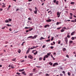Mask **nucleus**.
Instances as JSON below:
<instances>
[{
	"mask_svg": "<svg viewBox=\"0 0 76 76\" xmlns=\"http://www.w3.org/2000/svg\"><path fill=\"white\" fill-rule=\"evenodd\" d=\"M54 40V37H52V38L51 39V41H53Z\"/></svg>",
	"mask_w": 76,
	"mask_h": 76,
	"instance_id": "obj_32",
	"label": "nucleus"
},
{
	"mask_svg": "<svg viewBox=\"0 0 76 76\" xmlns=\"http://www.w3.org/2000/svg\"><path fill=\"white\" fill-rule=\"evenodd\" d=\"M22 74H23V75H26V74L25 73V71L23 72H22Z\"/></svg>",
	"mask_w": 76,
	"mask_h": 76,
	"instance_id": "obj_17",
	"label": "nucleus"
},
{
	"mask_svg": "<svg viewBox=\"0 0 76 76\" xmlns=\"http://www.w3.org/2000/svg\"><path fill=\"white\" fill-rule=\"evenodd\" d=\"M69 43L70 44H72V43H73V41L70 40V41H69Z\"/></svg>",
	"mask_w": 76,
	"mask_h": 76,
	"instance_id": "obj_29",
	"label": "nucleus"
},
{
	"mask_svg": "<svg viewBox=\"0 0 76 76\" xmlns=\"http://www.w3.org/2000/svg\"><path fill=\"white\" fill-rule=\"evenodd\" d=\"M70 4H75V2H71L70 3Z\"/></svg>",
	"mask_w": 76,
	"mask_h": 76,
	"instance_id": "obj_26",
	"label": "nucleus"
},
{
	"mask_svg": "<svg viewBox=\"0 0 76 76\" xmlns=\"http://www.w3.org/2000/svg\"><path fill=\"white\" fill-rule=\"evenodd\" d=\"M61 12L59 13V12H58L57 13V18H60V15L61 14Z\"/></svg>",
	"mask_w": 76,
	"mask_h": 76,
	"instance_id": "obj_1",
	"label": "nucleus"
},
{
	"mask_svg": "<svg viewBox=\"0 0 76 76\" xmlns=\"http://www.w3.org/2000/svg\"><path fill=\"white\" fill-rule=\"evenodd\" d=\"M2 7L3 8H4V7H6V5H3L2 6Z\"/></svg>",
	"mask_w": 76,
	"mask_h": 76,
	"instance_id": "obj_33",
	"label": "nucleus"
},
{
	"mask_svg": "<svg viewBox=\"0 0 76 76\" xmlns=\"http://www.w3.org/2000/svg\"><path fill=\"white\" fill-rule=\"evenodd\" d=\"M49 64L50 65V66H52L53 65V63L51 62H49Z\"/></svg>",
	"mask_w": 76,
	"mask_h": 76,
	"instance_id": "obj_13",
	"label": "nucleus"
},
{
	"mask_svg": "<svg viewBox=\"0 0 76 76\" xmlns=\"http://www.w3.org/2000/svg\"><path fill=\"white\" fill-rule=\"evenodd\" d=\"M50 12H51L50 14H52V12H51V11L50 10L48 12V13H50Z\"/></svg>",
	"mask_w": 76,
	"mask_h": 76,
	"instance_id": "obj_44",
	"label": "nucleus"
},
{
	"mask_svg": "<svg viewBox=\"0 0 76 76\" xmlns=\"http://www.w3.org/2000/svg\"><path fill=\"white\" fill-rule=\"evenodd\" d=\"M18 53H20V52H21V50L20 49H18Z\"/></svg>",
	"mask_w": 76,
	"mask_h": 76,
	"instance_id": "obj_21",
	"label": "nucleus"
},
{
	"mask_svg": "<svg viewBox=\"0 0 76 76\" xmlns=\"http://www.w3.org/2000/svg\"><path fill=\"white\" fill-rule=\"evenodd\" d=\"M71 22L75 23V21L74 20H71Z\"/></svg>",
	"mask_w": 76,
	"mask_h": 76,
	"instance_id": "obj_56",
	"label": "nucleus"
},
{
	"mask_svg": "<svg viewBox=\"0 0 76 76\" xmlns=\"http://www.w3.org/2000/svg\"><path fill=\"white\" fill-rule=\"evenodd\" d=\"M53 1V3H56V4H57V5H58L59 2L58 1H56V0H54Z\"/></svg>",
	"mask_w": 76,
	"mask_h": 76,
	"instance_id": "obj_3",
	"label": "nucleus"
},
{
	"mask_svg": "<svg viewBox=\"0 0 76 76\" xmlns=\"http://www.w3.org/2000/svg\"><path fill=\"white\" fill-rule=\"evenodd\" d=\"M9 67H12V65L11 64H10L8 66Z\"/></svg>",
	"mask_w": 76,
	"mask_h": 76,
	"instance_id": "obj_46",
	"label": "nucleus"
},
{
	"mask_svg": "<svg viewBox=\"0 0 76 76\" xmlns=\"http://www.w3.org/2000/svg\"><path fill=\"white\" fill-rule=\"evenodd\" d=\"M59 67L61 70H63V68L62 67L59 66Z\"/></svg>",
	"mask_w": 76,
	"mask_h": 76,
	"instance_id": "obj_37",
	"label": "nucleus"
},
{
	"mask_svg": "<svg viewBox=\"0 0 76 76\" xmlns=\"http://www.w3.org/2000/svg\"><path fill=\"white\" fill-rule=\"evenodd\" d=\"M44 57L46 58H48V56L47 55H45Z\"/></svg>",
	"mask_w": 76,
	"mask_h": 76,
	"instance_id": "obj_23",
	"label": "nucleus"
},
{
	"mask_svg": "<svg viewBox=\"0 0 76 76\" xmlns=\"http://www.w3.org/2000/svg\"><path fill=\"white\" fill-rule=\"evenodd\" d=\"M44 47H45V45H44L42 46V48H44Z\"/></svg>",
	"mask_w": 76,
	"mask_h": 76,
	"instance_id": "obj_60",
	"label": "nucleus"
},
{
	"mask_svg": "<svg viewBox=\"0 0 76 76\" xmlns=\"http://www.w3.org/2000/svg\"><path fill=\"white\" fill-rule=\"evenodd\" d=\"M51 54V52H49L47 53V55L48 56H50Z\"/></svg>",
	"mask_w": 76,
	"mask_h": 76,
	"instance_id": "obj_11",
	"label": "nucleus"
},
{
	"mask_svg": "<svg viewBox=\"0 0 76 76\" xmlns=\"http://www.w3.org/2000/svg\"><path fill=\"white\" fill-rule=\"evenodd\" d=\"M64 30L63 29H62L61 30V32H64Z\"/></svg>",
	"mask_w": 76,
	"mask_h": 76,
	"instance_id": "obj_28",
	"label": "nucleus"
},
{
	"mask_svg": "<svg viewBox=\"0 0 76 76\" xmlns=\"http://www.w3.org/2000/svg\"><path fill=\"white\" fill-rule=\"evenodd\" d=\"M28 20H32V19L31 18L29 17L28 18Z\"/></svg>",
	"mask_w": 76,
	"mask_h": 76,
	"instance_id": "obj_38",
	"label": "nucleus"
},
{
	"mask_svg": "<svg viewBox=\"0 0 76 76\" xmlns=\"http://www.w3.org/2000/svg\"><path fill=\"white\" fill-rule=\"evenodd\" d=\"M28 38H30V39H34V37L32 36H29L27 37V39H28Z\"/></svg>",
	"mask_w": 76,
	"mask_h": 76,
	"instance_id": "obj_4",
	"label": "nucleus"
},
{
	"mask_svg": "<svg viewBox=\"0 0 76 76\" xmlns=\"http://www.w3.org/2000/svg\"><path fill=\"white\" fill-rule=\"evenodd\" d=\"M35 10L34 11V12L35 14H37V12L38 11V9L37 8V7H35Z\"/></svg>",
	"mask_w": 76,
	"mask_h": 76,
	"instance_id": "obj_2",
	"label": "nucleus"
},
{
	"mask_svg": "<svg viewBox=\"0 0 76 76\" xmlns=\"http://www.w3.org/2000/svg\"><path fill=\"white\" fill-rule=\"evenodd\" d=\"M69 18L70 19H73V18L72 16H71L70 17H69Z\"/></svg>",
	"mask_w": 76,
	"mask_h": 76,
	"instance_id": "obj_53",
	"label": "nucleus"
},
{
	"mask_svg": "<svg viewBox=\"0 0 76 76\" xmlns=\"http://www.w3.org/2000/svg\"><path fill=\"white\" fill-rule=\"evenodd\" d=\"M34 48H35V46H32V47H31L30 48V50H32L34 49Z\"/></svg>",
	"mask_w": 76,
	"mask_h": 76,
	"instance_id": "obj_19",
	"label": "nucleus"
},
{
	"mask_svg": "<svg viewBox=\"0 0 76 76\" xmlns=\"http://www.w3.org/2000/svg\"><path fill=\"white\" fill-rule=\"evenodd\" d=\"M28 10L30 11V12H32V10L31 8H29Z\"/></svg>",
	"mask_w": 76,
	"mask_h": 76,
	"instance_id": "obj_43",
	"label": "nucleus"
},
{
	"mask_svg": "<svg viewBox=\"0 0 76 76\" xmlns=\"http://www.w3.org/2000/svg\"><path fill=\"white\" fill-rule=\"evenodd\" d=\"M70 15L71 16H73V14L72 13H70Z\"/></svg>",
	"mask_w": 76,
	"mask_h": 76,
	"instance_id": "obj_50",
	"label": "nucleus"
},
{
	"mask_svg": "<svg viewBox=\"0 0 76 76\" xmlns=\"http://www.w3.org/2000/svg\"><path fill=\"white\" fill-rule=\"evenodd\" d=\"M5 22H6V23H9V20H5Z\"/></svg>",
	"mask_w": 76,
	"mask_h": 76,
	"instance_id": "obj_27",
	"label": "nucleus"
},
{
	"mask_svg": "<svg viewBox=\"0 0 76 76\" xmlns=\"http://www.w3.org/2000/svg\"><path fill=\"white\" fill-rule=\"evenodd\" d=\"M42 39H45V38H43L42 37H41L39 39L40 40H42Z\"/></svg>",
	"mask_w": 76,
	"mask_h": 76,
	"instance_id": "obj_15",
	"label": "nucleus"
},
{
	"mask_svg": "<svg viewBox=\"0 0 76 76\" xmlns=\"http://www.w3.org/2000/svg\"><path fill=\"white\" fill-rule=\"evenodd\" d=\"M28 57L30 58L31 59H32L33 58V57H32V56H31V55H29L28 56Z\"/></svg>",
	"mask_w": 76,
	"mask_h": 76,
	"instance_id": "obj_6",
	"label": "nucleus"
},
{
	"mask_svg": "<svg viewBox=\"0 0 76 76\" xmlns=\"http://www.w3.org/2000/svg\"><path fill=\"white\" fill-rule=\"evenodd\" d=\"M57 65H58V63H55L53 64L52 66H53V67H55V66H57Z\"/></svg>",
	"mask_w": 76,
	"mask_h": 76,
	"instance_id": "obj_5",
	"label": "nucleus"
},
{
	"mask_svg": "<svg viewBox=\"0 0 76 76\" xmlns=\"http://www.w3.org/2000/svg\"><path fill=\"white\" fill-rule=\"evenodd\" d=\"M37 53H38V52L37 51H36V52L34 53V55H36L37 54Z\"/></svg>",
	"mask_w": 76,
	"mask_h": 76,
	"instance_id": "obj_22",
	"label": "nucleus"
},
{
	"mask_svg": "<svg viewBox=\"0 0 76 76\" xmlns=\"http://www.w3.org/2000/svg\"><path fill=\"white\" fill-rule=\"evenodd\" d=\"M52 20H51L50 19H49L48 20H46V22H51Z\"/></svg>",
	"mask_w": 76,
	"mask_h": 76,
	"instance_id": "obj_8",
	"label": "nucleus"
},
{
	"mask_svg": "<svg viewBox=\"0 0 76 76\" xmlns=\"http://www.w3.org/2000/svg\"><path fill=\"white\" fill-rule=\"evenodd\" d=\"M36 51V50H33L32 51V53H34L35 51Z\"/></svg>",
	"mask_w": 76,
	"mask_h": 76,
	"instance_id": "obj_45",
	"label": "nucleus"
},
{
	"mask_svg": "<svg viewBox=\"0 0 76 76\" xmlns=\"http://www.w3.org/2000/svg\"><path fill=\"white\" fill-rule=\"evenodd\" d=\"M49 26H49V25H46L44 26V27H45V28H47V27H48H48H49Z\"/></svg>",
	"mask_w": 76,
	"mask_h": 76,
	"instance_id": "obj_10",
	"label": "nucleus"
},
{
	"mask_svg": "<svg viewBox=\"0 0 76 76\" xmlns=\"http://www.w3.org/2000/svg\"><path fill=\"white\" fill-rule=\"evenodd\" d=\"M45 76H50V74H48L46 73L45 74Z\"/></svg>",
	"mask_w": 76,
	"mask_h": 76,
	"instance_id": "obj_34",
	"label": "nucleus"
},
{
	"mask_svg": "<svg viewBox=\"0 0 76 76\" xmlns=\"http://www.w3.org/2000/svg\"><path fill=\"white\" fill-rule=\"evenodd\" d=\"M58 44H60V42H61V41L60 40H58Z\"/></svg>",
	"mask_w": 76,
	"mask_h": 76,
	"instance_id": "obj_40",
	"label": "nucleus"
},
{
	"mask_svg": "<svg viewBox=\"0 0 76 76\" xmlns=\"http://www.w3.org/2000/svg\"><path fill=\"white\" fill-rule=\"evenodd\" d=\"M62 73H64V74H65V72L64 71H63Z\"/></svg>",
	"mask_w": 76,
	"mask_h": 76,
	"instance_id": "obj_59",
	"label": "nucleus"
},
{
	"mask_svg": "<svg viewBox=\"0 0 76 76\" xmlns=\"http://www.w3.org/2000/svg\"><path fill=\"white\" fill-rule=\"evenodd\" d=\"M33 29H34V28H31L29 29V31H32V30H33Z\"/></svg>",
	"mask_w": 76,
	"mask_h": 76,
	"instance_id": "obj_25",
	"label": "nucleus"
},
{
	"mask_svg": "<svg viewBox=\"0 0 76 76\" xmlns=\"http://www.w3.org/2000/svg\"><path fill=\"white\" fill-rule=\"evenodd\" d=\"M19 10V9H16V11H18V10Z\"/></svg>",
	"mask_w": 76,
	"mask_h": 76,
	"instance_id": "obj_63",
	"label": "nucleus"
},
{
	"mask_svg": "<svg viewBox=\"0 0 76 76\" xmlns=\"http://www.w3.org/2000/svg\"><path fill=\"white\" fill-rule=\"evenodd\" d=\"M7 26H12V25H9V24H7L6 25Z\"/></svg>",
	"mask_w": 76,
	"mask_h": 76,
	"instance_id": "obj_31",
	"label": "nucleus"
},
{
	"mask_svg": "<svg viewBox=\"0 0 76 76\" xmlns=\"http://www.w3.org/2000/svg\"><path fill=\"white\" fill-rule=\"evenodd\" d=\"M9 22H11V21H12V19H8Z\"/></svg>",
	"mask_w": 76,
	"mask_h": 76,
	"instance_id": "obj_49",
	"label": "nucleus"
},
{
	"mask_svg": "<svg viewBox=\"0 0 76 76\" xmlns=\"http://www.w3.org/2000/svg\"><path fill=\"white\" fill-rule=\"evenodd\" d=\"M56 55V53L54 52L53 53V55Z\"/></svg>",
	"mask_w": 76,
	"mask_h": 76,
	"instance_id": "obj_61",
	"label": "nucleus"
},
{
	"mask_svg": "<svg viewBox=\"0 0 76 76\" xmlns=\"http://www.w3.org/2000/svg\"><path fill=\"white\" fill-rule=\"evenodd\" d=\"M66 48H63V51H66Z\"/></svg>",
	"mask_w": 76,
	"mask_h": 76,
	"instance_id": "obj_24",
	"label": "nucleus"
},
{
	"mask_svg": "<svg viewBox=\"0 0 76 76\" xmlns=\"http://www.w3.org/2000/svg\"><path fill=\"white\" fill-rule=\"evenodd\" d=\"M68 76H70V73L69 72H68Z\"/></svg>",
	"mask_w": 76,
	"mask_h": 76,
	"instance_id": "obj_51",
	"label": "nucleus"
},
{
	"mask_svg": "<svg viewBox=\"0 0 76 76\" xmlns=\"http://www.w3.org/2000/svg\"><path fill=\"white\" fill-rule=\"evenodd\" d=\"M65 42H68V39L66 37L65 38Z\"/></svg>",
	"mask_w": 76,
	"mask_h": 76,
	"instance_id": "obj_7",
	"label": "nucleus"
},
{
	"mask_svg": "<svg viewBox=\"0 0 76 76\" xmlns=\"http://www.w3.org/2000/svg\"><path fill=\"white\" fill-rule=\"evenodd\" d=\"M60 76H63V75L62 74H60Z\"/></svg>",
	"mask_w": 76,
	"mask_h": 76,
	"instance_id": "obj_57",
	"label": "nucleus"
},
{
	"mask_svg": "<svg viewBox=\"0 0 76 76\" xmlns=\"http://www.w3.org/2000/svg\"><path fill=\"white\" fill-rule=\"evenodd\" d=\"M75 33V31H74L72 32V33H71V35L72 36V35H74V33Z\"/></svg>",
	"mask_w": 76,
	"mask_h": 76,
	"instance_id": "obj_14",
	"label": "nucleus"
},
{
	"mask_svg": "<svg viewBox=\"0 0 76 76\" xmlns=\"http://www.w3.org/2000/svg\"><path fill=\"white\" fill-rule=\"evenodd\" d=\"M43 61H45V58L44 56L43 57Z\"/></svg>",
	"mask_w": 76,
	"mask_h": 76,
	"instance_id": "obj_52",
	"label": "nucleus"
},
{
	"mask_svg": "<svg viewBox=\"0 0 76 76\" xmlns=\"http://www.w3.org/2000/svg\"><path fill=\"white\" fill-rule=\"evenodd\" d=\"M45 41H46V42H48V41H50V39H48V40H45Z\"/></svg>",
	"mask_w": 76,
	"mask_h": 76,
	"instance_id": "obj_42",
	"label": "nucleus"
},
{
	"mask_svg": "<svg viewBox=\"0 0 76 76\" xmlns=\"http://www.w3.org/2000/svg\"><path fill=\"white\" fill-rule=\"evenodd\" d=\"M67 38H70V36L69 35V33L67 34Z\"/></svg>",
	"mask_w": 76,
	"mask_h": 76,
	"instance_id": "obj_16",
	"label": "nucleus"
},
{
	"mask_svg": "<svg viewBox=\"0 0 76 76\" xmlns=\"http://www.w3.org/2000/svg\"><path fill=\"white\" fill-rule=\"evenodd\" d=\"M16 74H17V75H18V76H19V75H20V73L19 72H17L16 73Z\"/></svg>",
	"mask_w": 76,
	"mask_h": 76,
	"instance_id": "obj_36",
	"label": "nucleus"
},
{
	"mask_svg": "<svg viewBox=\"0 0 76 76\" xmlns=\"http://www.w3.org/2000/svg\"><path fill=\"white\" fill-rule=\"evenodd\" d=\"M24 43H25V42H23L21 44V45H22L23 46V44H24Z\"/></svg>",
	"mask_w": 76,
	"mask_h": 76,
	"instance_id": "obj_48",
	"label": "nucleus"
},
{
	"mask_svg": "<svg viewBox=\"0 0 76 76\" xmlns=\"http://www.w3.org/2000/svg\"><path fill=\"white\" fill-rule=\"evenodd\" d=\"M71 39L72 40H74V39H75V38H74V37H72Z\"/></svg>",
	"mask_w": 76,
	"mask_h": 76,
	"instance_id": "obj_41",
	"label": "nucleus"
},
{
	"mask_svg": "<svg viewBox=\"0 0 76 76\" xmlns=\"http://www.w3.org/2000/svg\"><path fill=\"white\" fill-rule=\"evenodd\" d=\"M16 58H13V59H12V61H16Z\"/></svg>",
	"mask_w": 76,
	"mask_h": 76,
	"instance_id": "obj_18",
	"label": "nucleus"
},
{
	"mask_svg": "<svg viewBox=\"0 0 76 76\" xmlns=\"http://www.w3.org/2000/svg\"><path fill=\"white\" fill-rule=\"evenodd\" d=\"M24 71V69H19V72H23Z\"/></svg>",
	"mask_w": 76,
	"mask_h": 76,
	"instance_id": "obj_12",
	"label": "nucleus"
},
{
	"mask_svg": "<svg viewBox=\"0 0 76 76\" xmlns=\"http://www.w3.org/2000/svg\"><path fill=\"white\" fill-rule=\"evenodd\" d=\"M0 10L1 11H3V9L1 8H0Z\"/></svg>",
	"mask_w": 76,
	"mask_h": 76,
	"instance_id": "obj_58",
	"label": "nucleus"
},
{
	"mask_svg": "<svg viewBox=\"0 0 76 76\" xmlns=\"http://www.w3.org/2000/svg\"><path fill=\"white\" fill-rule=\"evenodd\" d=\"M5 28H6V26H4V27H3L1 28L2 29H5Z\"/></svg>",
	"mask_w": 76,
	"mask_h": 76,
	"instance_id": "obj_30",
	"label": "nucleus"
},
{
	"mask_svg": "<svg viewBox=\"0 0 76 76\" xmlns=\"http://www.w3.org/2000/svg\"><path fill=\"white\" fill-rule=\"evenodd\" d=\"M29 31H30L29 30H26V32H29Z\"/></svg>",
	"mask_w": 76,
	"mask_h": 76,
	"instance_id": "obj_62",
	"label": "nucleus"
},
{
	"mask_svg": "<svg viewBox=\"0 0 76 76\" xmlns=\"http://www.w3.org/2000/svg\"><path fill=\"white\" fill-rule=\"evenodd\" d=\"M37 35H34V37H33L34 38V39H35V38H37Z\"/></svg>",
	"mask_w": 76,
	"mask_h": 76,
	"instance_id": "obj_20",
	"label": "nucleus"
},
{
	"mask_svg": "<svg viewBox=\"0 0 76 76\" xmlns=\"http://www.w3.org/2000/svg\"><path fill=\"white\" fill-rule=\"evenodd\" d=\"M29 50H27L26 51V53L28 54V53H29Z\"/></svg>",
	"mask_w": 76,
	"mask_h": 76,
	"instance_id": "obj_35",
	"label": "nucleus"
},
{
	"mask_svg": "<svg viewBox=\"0 0 76 76\" xmlns=\"http://www.w3.org/2000/svg\"><path fill=\"white\" fill-rule=\"evenodd\" d=\"M50 48H51V49H53V48H54V47L53 46H51Z\"/></svg>",
	"mask_w": 76,
	"mask_h": 76,
	"instance_id": "obj_55",
	"label": "nucleus"
},
{
	"mask_svg": "<svg viewBox=\"0 0 76 76\" xmlns=\"http://www.w3.org/2000/svg\"><path fill=\"white\" fill-rule=\"evenodd\" d=\"M61 27H58L57 28V30H59V29H61Z\"/></svg>",
	"mask_w": 76,
	"mask_h": 76,
	"instance_id": "obj_39",
	"label": "nucleus"
},
{
	"mask_svg": "<svg viewBox=\"0 0 76 76\" xmlns=\"http://www.w3.org/2000/svg\"><path fill=\"white\" fill-rule=\"evenodd\" d=\"M24 28L26 29H28V27H26Z\"/></svg>",
	"mask_w": 76,
	"mask_h": 76,
	"instance_id": "obj_54",
	"label": "nucleus"
},
{
	"mask_svg": "<svg viewBox=\"0 0 76 76\" xmlns=\"http://www.w3.org/2000/svg\"><path fill=\"white\" fill-rule=\"evenodd\" d=\"M65 13H67H67H68V12H69L68 11H65Z\"/></svg>",
	"mask_w": 76,
	"mask_h": 76,
	"instance_id": "obj_64",
	"label": "nucleus"
},
{
	"mask_svg": "<svg viewBox=\"0 0 76 76\" xmlns=\"http://www.w3.org/2000/svg\"><path fill=\"white\" fill-rule=\"evenodd\" d=\"M61 22H57L56 23V25H59V24H61Z\"/></svg>",
	"mask_w": 76,
	"mask_h": 76,
	"instance_id": "obj_9",
	"label": "nucleus"
},
{
	"mask_svg": "<svg viewBox=\"0 0 76 76\" xmlns=\"http://www.w3.org/2000/svg\"><path fill=\"white\" fill-rule=\"evenodd\" d=\"M42 57H40L39 58V60H42Z\"/></svg>",
	"mask_w": 76,
	"mask_h": 76,
	"instance_id": "obj_47",
	"label": "nucleus"
}]
</instances>
